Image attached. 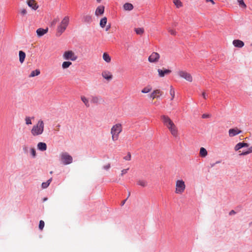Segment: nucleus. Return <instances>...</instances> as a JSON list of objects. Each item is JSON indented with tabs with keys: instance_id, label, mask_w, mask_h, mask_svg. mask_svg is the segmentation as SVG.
<instances>
[{
	"instance_id": "1",
	"label": "nucleus",
	"mask_w": 252,
	"mask_h": 252,
	"mask_svg": "<svg viewBox=\"0 0 252 252\" xmlns=\"http://www.w3.org/2000/svg\"><path fill=\"white\" fill-rule=\"evenodd\" d=\"M161 119L163 125L168 129L172 135L176 138L178 136V129L171 119L167 116L162 115Z\"/></svg>"
},
{
	"instance_id": "2",
	"label": "nucleus",
	"mask_w": 252,
	"mask_h": 252,
	"mask_svg": "<svg viewBox=\"0 0 252 252\" xmlns=\"http://www.w3.org/2000/svg\"><path fill=\"white\" fill-rule=\"evenodd\" d=\"M44 128V124L43 121L41 119L39 120L37 123L32 126L31 129V134L33 136L40 135L43 133Z\"/></svg>"
},
{
	"instance_id": "3",
	"label": "nucleus",
	"mask_w": 252,
	"mask_h": 252,
	"mask_svg": "<svg viewBox=\"0 0 252 252\" xmlns=\"http://www.w3.org/2000/svg\"><path fill=\"white\" fill-rule=\"evenodd\" d=\"M69 17L65 16L57 27L56 33L57 36H60L65 31L69 25Z\"/></svg>"
},
{
	"instance_id": "4",
	"label": "nucleus",
	"mask_w": 252,
	"mask_h": 252,
	"mask_svg": "<svg viewBox=\"0 0 252 252\" xmlns=\"http://www.w3.org/2000/svg\"><path fill=\"white\" fill-rule=\"evenodd\" d=\"M123 127L121 124L114 125L111 128L110 133L112 135V139L113 141H117L119 137V134L122 131Z\"/></svg>"
},
{
	"instance_id": "5",
	"label": "nucleus",
	"mask_w": 252,
	"mask_h": 252,
	"mask_svg": "<svg viewBox=\"0 0 252 252\" xmlns=\"http://www.w3.org/2000/svg\"><path fill=\"white\" fill-rule=\"evenodd\" d=\"M186 184L185 182L182 180H177L175 183V190L176 194H181L185 190Z\"/></svg>"
},
{
	"instance_id": "6",
	"label": "nucleus",
	"mask_w": 252,
	"mask_h": 252,
	"mask_svg": "<svg viewBox=\"0 0 252 252\" xmlns=\"http://www.w3.org/2000/svg\"><path fill=\"white\" fill-rule=\"evenodd\" d=\"M60 159L63 164L68 165L73 161L72 157L67 152L62 153L60 155Z\"/></svg>"
},
{
	"instance_id": "7",
	"label": "nucleus",
	"mask_w": 252,
	"mask_h": 252,
	"mask_svg": "<svg viewBox=\"0 0 252 252\" xmlns=\"http://www.w3.org/2000/svg\"><path fill=\"white\" fill-rule=\"evenodd\" d=\"M63 58L65 60L74 62L77 59L78 56L73 51L68 50L64 52L63 53Z\"/></svg>"
},
{
	"instance_id": "8",
	"label": "nucleus",
	"mask_w": 252,
	"mask_h": 252,
	"mask_svg": "<svg viewBox=\"0 0 252 252\" xmlns=\"http://www.w3.org/2000/svg\"><path fill=\"white\" fill-rule=\"evenodd\" d=\"M178 74L182 78H184L189 82L192 81V78L191 75L186 71L179 70L178 71Z\"/></svg>"
},
{
	"instance_id": "9",
	"label": "nucleus",
	"mask_w": 252,
	"mask_h": 252,
	"mask_svg": "<svg viewBox=\"0 0 252 252\" xmlns=\"http://www.w3.org/2000/svg\"><path fill=\"white\" fill-rule=\"evenodd\" d=\"M163 94V92L159 89H156L154 90L151 94L149 95V98L153 99L156 98H158L161 96Z\"/></svg>"
},
{
	"instance_id": "10",
	"label": "nucleus",
	"mask_w": 252,
	"mask_h": 252,
	"mask_svg": "<svg viewBox=\"0 0 252 252\" xmlns=\"http://www.w3.org/2000/svg\"><path fill=\"white\" fill-rule=\"evenodd\" d=\"M159 57L160 55L157 52H153L149 57L148 61L151 63L158 62Z\"/></svg>"
},
{
	"instance_id": "11",
	"label": "nucleus",
	"mask_w": 252,
	"mask_h": 252,
	"mask_svg": "<svg viewBox=\"0 0 252 252\" xmlns=\"http://www.w3.org/2000/svg\"><path fill=\"white\" fill-rule=\"evenodd\" d=\"M158 76L160 77H163L164 76L169 74L171 72V70L168 69L162 68V69H158Z\"/></svg>"
},
{
	"instance_id": "12",
	"label": "nucleus",
	"mask_w": 252,
	"mask_h": 252,
	"mask_svg": "<svg viewBox=\"0 0 252 252\" xmlns=\"http://www.w3.org/2000/svg\"><path fill=\"white\" fill-rule=\"evenodd\" d=\"M241 130H239L238 128H231L228 131L229 136L230 137H233L241 133Z\"/></svg>"
},
{
	"instance_id": "13",
	"label": "nucleus",
	"mask_w": 252,
	"mask_h": 252,
	"mask_svg": "<svg viewBox=\"0 0 252 252\" xmlns=\"http://www.w3.org/2000/svg\"><path fill=\"white\" fill-rule=\"evenodd\" d=\"M27 3L29 7L34 10L38 8V5L34 0H27Z\"/></svg>"
},
{
	"instance_id": "14",
	"label": "nucleus",
	"mask_w": 252,
	"mask_h": 252,
	"mask_svg": "<svg viewBox=\"0 0 252 252\" xmlns=\"http://www.w3.org/2000/svg\"><path fill=\"white\" fill-rule=\"evenodd\" d=\"M104 12V6L103 5L98 6L95 11V15L96 16L102 15Z\"/></svg>"
},
{
	"instance_id": "15",
	"label": "nucleus",
	"mask_w": 252,
	"mask_h": 252,
	"mask_svg": "<svg viewBox=\"0 0 252 252\" xmlns=\"http://www.w3.org/2000/svg\"><path fill=\"white\" fill-rule=\"evenodd\" d=\"M249 146V144L245 142H239L234 147V150L235 151H237L240 149H242L244 147H248Z\"/></svg>"
},
{
	"instance_id": "16",
	"label": "nucleus",
	"mask_w": 252,
	"mask_h": 252,
	"mask_svg": "<svg viewBox=\"0 0 252 252\" xmlns=\"http://www.w3.org/2000/svg\"><path fill=\"white\" fill-rule=\"evenodd\" d=\"M233 45L237 48H242L244 46V43L243 41L239 39H235L233 41Z\"/></svg>"
},
{
	"instance_id": "17",
	"label": "nucleus",
	"mask_w": 252,
	"mask_h": 252,
	"mask_svg": "<svg viewBox=\"0 0 252 252\" xmlns=\"http://www.w3.org/2000/svg\"><path fill=\"white\" fill-rule=\"evenodd\" d=\"M48 31V29L47 28L45 29L42 28H39L36 30V33L38 37H41L45 34L47 33Z\"/></svg>"
},
{
	"instance_id": "18",
	"label": "nucleus",
	"mask_w": 252,
	"mask_h": 252,
	"mask_svg": "<svg viewBox=\"0 0 252 252\" xmlns=\"http://www.w3.org/2000/svg\"><path fill=\"white\" fill-rule=\"evenodd\" d=\"M102 77L106 80L109 81L112 79V75L111 73L108 71H104L102 73Z\"/></svg>"
},
{
	"instance_id": "19",
	"label": "nucleus",
	"mask_w": 252,
	"mask_h": 252,
	"mask_svg": "<svg viewBox=\"0 0 252 252\" xmlns=\"http://www.w3.org/2000/svg\"><path fill=\"white\" fill-rule=\"evenodd\" d=\"M37 149L41 151H45L47 149V145L44 142H39L37 145Z\"/></svg>"
},
{
	"instance_id": "20",
	"label": "nucleus",
	"mask_w": 252,
	"mask_h": 252,
	"mask_svg": "<svg viewBox=\"0 0 252 252\" xmlns=\"http://www.w3.org/2000/svg\"><path fill=\"white\" fill-rule=\"evenodd\" d=\"M82 21L86 23H90L92 21V17L89 14H84L82 17Z\"/></svg>"
},
{
	"instance_id": "21",
	"label": "nucleus",
	"mask_w": 252,
	"mask_h": 252,
	"mask_svg": "<svg viewBox=\"0 0 252 252\" xmlns=\"http://www.w3.org/2000/svg\"><path fill=\"white\" fill-rule=\"evenodd\" d=\"M102 100V98L99 96H92L91 102L94 104L99 103Z\"/></svg>"
},
{
	"instance_id": "22",
	"label": "nucleus",
	"mask_w": 252,
	"mask_h": 252,
	"mask_svg": "<svg viewBox=\"0 0 252 252\" xmlns=\"http://www.w3.org/2000/svg\"><path fill=\"white\" fill-rule=\"evenodd\" d=\"M137 184L142 187H146L148 185V183L145 180L138 179L137 180Z\"/></svg>"
},
{
	"instance_id": "23",
	"label": "nucleus",
	"mask_w": 252,
	"mask_h": 252,
	"mask_svg": "<svg viewBox=\"0 0 252 252\" xmlns=\"http://www.w3.org/2000/svg\"><path fill=\"white\" fill-rule=\"evenodd\" d=\"M123 8L126 11H131L133 9V6L131 3L127 2L123 5Z\"/></svg>"
},
{
	"instance_id": "24",
	"label": "nucleus",
	"mask_w": 252,
	"mask_h": 252,
	"mask_svg": "<svg viewBox=\"0 0 252 252\" xmlns=\"http://www.w3.org/2000/svg\"><path fill=\"white\" fill-rule=\"evenodd\" d=\"M81 99L87 107H89L90 106L89 100L86 96L82 95L81 96Z\"/></svg>"
},
{
	"instance_id": "25",
	"label": "nucleus",
	"mask_w": 252,
	"mask_h": 252,
	"mask_svg": "<svg viewBox=\"0 0 252 252\" xmlns=\"http://www.w3.org/2000/svg\"><path fill=\"white\" fill-rule=\"evenodd\" d=\"M199 154H200V157H201L202 158H205L207 156L208 153L205 148H204L203 147H201L200 149Z\"/></svg>"
},
{
	"instance_id": "26",
	"label": "nucleus",
	"mask_w": 252,
	"mask_h": 252,
	"mask_svg": "<svg viewBox=\"0 0 252 252\" xmlns=\"http://www.w3.org/2000/svg\"><path fill=\"white\" fill-rule=\"evenodd\" d=\"M19 61L21 63H22L25 59L26 54L22 51H20L19 53Z\"/></svg>"
},
{
	"instance_id": "27",
	"label": "nucleus",
	"mask_w": 252,
	"mask_h": 252,
	"mask_svg": "<svg viewBox=\"0 0 252 252\" xmlns=\"http://www.w3.org/2000/svg\"><path fill=\"white\" fill-rule=\"evenodd\" d=\"M152 90V86L151 85H147L142 90L141 92L143 94H147L151 92Z\"/></svg>"
},
{
	"instance_id": "28",
	"label": "nucleus",
	"mask_w": 252,
	"mask_h": 252,
	"mask_svg": "<svg viewBox=\"0 0 252 252\" xmlns=\"http://www.w3.org/2000/svg\"><path fill=\"white\" fill-rule=\"evenodd\" d=\"M103 59L106 63H109L111 62V57L107 53H104L103 54Z\"/></svg>"
},
{
	"instance_id": "29",
	"label": "nucleus",
	"mask_w": 252,
	"mask_h": 252,
	"mask_svg": "<svg viewBox=\"0 0 252 252\" xmlns=\"http://www.w3.org/2000/svg\"><path fill=\"white\" fill-rule=\"evenodd\" d=\"M40 70L39 69H35L34 70H33L31 72V74L29 75L30 77H33L36 76L40 74Z\"/></svg>"
},
{
	"instance_id": "30",
	"label": "nucleus",
	"mask_w": 252,
	"mask_h": 252,
	"mask_svg": "<svg viewBox=\"0 0 252 252\" xmlns=\"http://www.w3.org/2000/svg\"><path fill=\"white\" fill-rule=\"evenodd\" d=\"M52 180V179L50 178L47 182L42 183L41 185L42 188L43 189L47 188L49 186Z\"/></svg>"
},
{
	"instance_id": "31",
	"label": "nucleus",
	"mask_w": 252,
	"mask_h": 252,
	"mask_svg": "<svg viewBox=\"0 0 252 252\" xmlns=\"http://www.w3.org/2000/svg\"><path fill=\"white\" fill-rule=\"evenodd\" d=\"M252 153V146L249 147L248 150L244 151L239 154L240 156H246L250 153Z\"/></svg>"
},
{
	"instance_id": "32",
	"label": "nucleus",
	"mask_w": 252,
	"mask_h": 252,
	"mask_svg": "<svg viewBox=\"0 0 252 252\" xmlns=\"http://www.w3.org/2000/svg\"><path fill=\"white\" fill-rule=\"evenodd\" d=\"M107 23V18L104 17L100 20V26L101 28H104Z\"/></svg>"
},
{
	"instance_id": "33",
	"label": "nucleus",
	"mask_w": 252,
	"mask_h": 252,
	"mask_svg": "<svg viewBox=\"0 0 252 252\" xmlns=\"http://www.w3.org/2000/svg\"><path fill=\"white\" fill-rule=\"evenodd\" d=\"M170 94L171 96V100H173L174 97H175V90L172 86H171L170 87V91H169Z\"/></svg>"
},
{
	"instance_id": "34",
	"label": "nucleus",
	"mask_w": 252,
	"mask_h": 252,
	"mask_svg": "<svg viewBox=\"0 0 252 252\" xmlns=\"http://www.w3.org/2000/svg\"><path fill=\"white\" fill-rule=\"evenodd\" d=\"M30 153L32 158H35L36 156V150L34 148H30Z\"/></svg>"
},
{
	"instance_id": "35",
	"label": "nucleus",
	"mask_w": 252,
	"mask_h": 252,
	"mask_svg": "<svg viewBox=\"0 0 252 252\" xmlns=\"http://www.w3.org/2000/svg\"><path fill=\"white\" fill-rule=\"evenodd\" d=\"M134 30L136 34L139 35H141L144 32V29L142 28H135Z\"/></svg>"
},
{
	"instance_id": "36",
	"label": "nucleus",
	"mask_w": 252,
	"mask_h": 252,
	"mask_svg": "<svg viewBox=\"0 0 252 252\" xmlns=\"http://www.w3.org/2000/svg\"><path fill=\"white\" fill-rule=\"evenodd\" d=\"M32 119H33V118H31L30 117H29V116H27L25 118V123L27 125H32Z\"/></svg>"
},
{
	"instance_id": "37",
	"label": "nucleus",
	"mask_w": 252,
	"mask_h": 252,
	"mask_svg": "<svg viewBox=\"0 0 252 252\" xmlns=\"http://www.w3.org/2000/svg\"><path fill=\"white\" fill-rule=\"evenodd\" d=\"M237 2L240 7L245 9L247 7L246 4L244 2L243 0H237Z\"/></svg>"
},
{
	"instance_id": "38",
	"label": "nucleus",
	"mask_w": 252,
	"mask_h": 252,
	"mask_svg": "<svg viewBox=\"0 0 252 252\" xmlns=\"http://www.w3.org/2000/svg\"><path fill=\"white\" fill-rule=\"evenodd\" d=\"M173 2L177 8L181 7L182 6V3L180 0H173Z\"/></svg>"
},
{
	"instance_id": "39",
	"label": "nucleus",
	"mask_w": 252,
	"mask_h": 252,
	"mask_svg": "<svg viewBox=\"0 0 252 252\" xmlns=\"http://www.w3.org/2000/svg\"><path fill=\"white\" fill-rule=\"evenodd\" d=\"M19 12L22 16H25L27 14V11L25 8H22L19 10Z\"/></svg>"
},
{
	"instance_id": "40",
	"label": "nucleus",
	"mask_w": 252,
	"mask_h": 252,
	"mask_svg": "<svg viewBox=\"0 0 252 252\" xmlns=\"http://www.w3.org/2000/svg\"><path fill=\"white\" fill-rule=\"evenodd\" d=\"M23 150L25 154H28L29 151H30V148L26 145L23 146Z\"/></svg>"
},
{
	"instance_id": "41",
	"label": "nucleus",
	"mask_w": 252,
	"mask_h": 252,
	"mask_svg": "<svg viewBox=\"0 0 252 252\" xmlns=\"http://www.w3.org/2000/svg\"><path fill=\"white\" fill-rule=\"evenodd\" d=\"M124 159L126 160L129 161L131 160V154L130 153H128L127 155L124 157Z\"/></svg>"
},
{
	"instance_id": "42",
	"label": "nucleus",
	"mask_w": 252,
	"mask_h": 252,
	"mask_svg": "<svg viewBox=\"0 0 252 252\" xmlns=\"http://www.w3.org/2000/svg\"><path fill=\"white\" fill-rule=\"evenodd\" d=\"M44 226V221H43L42 220H40L39 224V228L40 230H42Z\"/></svg>"
},
{
	"instance_id": "43",
	"label": "nucleus",
	"mask_w": 252,
	"mask_h": 252,
	"mask_svg": "<svg viewBox=\"0 0 252 252\" xmlns=\"http://www.w3.org/2000/svg\"><path fill=\"white\" fill-rule=\"evenodd\" d=\"M168 32H169L171 34V35H176V32L175 30H173V29H168Z\"/></svg>"
},
{
	"instance_id": "44",
	"label": "nucleus",
	"mask_w": 252,
	"mask_h": 252,
	"mask_svg": "<svg viewBox=\"0 0 252 252\" xmlns=\"http://www.w3.org/2000/svg\"><path fill=\"white\" fill-rule=\"evenodd\" d=\"M129 170V168L125 169L122 170L121 176H123L124 174H126L127 172V171Z\"/></svg>"
},
{
	"instance_id": "45",
	"label": "nucleus",
	"mask_w": 252,
	"mask_h": 252,
	"mask_svg": "<svg viewBox=\"0 0 252 252\" xmlns=\"http://www.w3.org/2000/svg\"><path fill=\"white\" fill-rule=\"evenodd\" d=\"M103 168L105 170H108L110 168V163H108L107 165H104L103 167Z\"/></svg>"
},
{
	"instance_id": "46",
	"label": "nucleus",
	"mask_w": 252,
	"mask_h": 252,
	"mask_svg": "<svg viewBox=\"0 0 252 252\" xmlns=\"http://www.w3.org/2000/svg\"><path fill=\"white\" fill-rule=\"evenodd\" d=\"M71 64H62V67L63 69L68 68Z\"/></svg>"
},
{
	"instance_id": "47",
	"label": "nucleus",
	"mask_w": 252,
	"mask_h": 252,
	"mask_svg": "<svg viewBox=\"0 0 252 252\" xmlns=\"http://www.w3.org/2000/svg\"><path fill=\"white\" fill-rule=\"evenodd\" d=\"M210 117V115L209 114H204L202 116V118L203 119L209 118Z\"/></svg>"
},
{
	"instance_id": "48",
	"label": "nucleus",
	"mask_w": 252,
	"mask_h": 252,
	"mask_svg": "<svg viewBox=\"0 0 252 252\" xmlns=\"http://www.w3.org/2000/svg\"><path fill=\"white\" fill-rule=\"evenodd\" d=\"M202 95L204 99H206V98H207V94L205 92H203V93H202Z\"/></svg>"
},
{
	"instance_id": "49",
	"label": "nucleus",
	"mask_w": 252,
	"mask_h": 252,
	"mask_svg": "<svg viewBox=\"0 0 252 252\" xmlns=\"http://www.w3.org/2000/svg\"><path fill=\"white\" fill-rule=\"evenodd\" d=\"M57 22V19H54L51 23L52 25H55Z\"/></svg>"
},
{
	"instance_id": "50",
	"label": "nucleus",
	"mask_w": 252,
	"mask_h": 252,
	"mask_svg": "<svg viewBox=\"0 0 252 252\" xmlns=\"http://www.w3.org/2000/svg\"><path fill=\"white\" fill-rule=\"evenodd\" d=\"M206 2H211L213 4H215V2L213 0H205Z\"/></svg>"
},
{
	"instance_id": "51",
	"label": "nucleus",
	"mask_w": 252,
	"mask_h": 252,
	"mask_svg": "<svg viewBox=\"0 0 252 252\" xmlns=\"http://www.w3.org/2000/svg\"><path fill=\"white\" fill-rule=\"evenodd\" d=\"M235 214V212L234 211V210H231L230 212H229V215H234Z\"/></svg>"
},
{
	"instance_id": "52",
	"label": "nucleus",
	"mask_w": 252,
	"mask_h": 252,
	"mask_svg": "<svg viewBox=\"0 0 252 252\" xmlns=\"http://www.w3.org/2000/svg\"><path fill=\"white\" fill-rule=\"evenodd\" d=\"M126 199H125V200H124V201H123V202H122V205H124V204L125 203V202H126Z\"/></svg>"
},
{
	"instance_id": "53",
	"label": "nucleus",
	"mask_w": 252,
	"mask_h": 252,
	"mask_svg": "<svg viewBox=\"0 0 252 252\" xmlns=\"http://www.w3.org/2000/svg\"><path fill=\"white\" fill-rule=\"evenodd\" d=\"M110 26H109L108 27H107L106 29V31H107L109 30V29H110Z\"/></svg>"
},
{
	"instance_id": "54",
	"label": "nucleus",
	"mask_w": 252,
	"mask_h": 252,
	"mask_svg": "<svg viewBox=\"0 0 252 252\" xmlns=\"http://www.w3.org/2000/svg\"><path fill=\"white\" fill-rule=\"evenodd\" d=\"M215 164H216V163H214L212 164H211V167H213V166H214L215 165Z\"/></svg>"
},
{
	"instance_id": "55",
	"label": "nucleus",
	"mask_w": 252,
	"mask_h": 252,
	"mask_svg": "<svg viewBox=\"0 0 252 252\" xmlns=\"http://www.w3.org/2000/svg\"><path fill=\"white\" fill-rule=\"evenodd\" d=\"M249 224V226H252V221L250 222Z\"/></svg>"
},
{
	"instance_id": "56",
	"label": "nucleus",
	"mask_w": 252,
	"mask_h": 252,
	"mask_svg": "<svg viewBox=\"0 0 252 252\" xmlns=\"http://www.w3.org/2000/svg\"><path fill=\"white\" fill-rule=\"evenodd\" d=\"M63 63H71L70 62H63Z\"/></svg>"
},
{
	"instance_id": "57",
	"label": "nucleus",
	"mask_w": 252,
	"mask_h": 252,
	"mask_svg": "<svg viewBox=\"0 0 252 252\" xmlns=\"http://www.w3.org/2000/svg\"><path fill=\"white\" fill-rule=\"evenodd\" d=\"M47 200V198H44L43 199V201H46Z\"/></svg>"
},
{
	"instance_id": "58",
	"label": "nucleus",
	"mask_w": 252,
	"mask_h": 252,
	"mask_svg": "<svg viewBox=\"0 0 252 252\" xmlns=\"http://www.w3.org/2000/svg\"><path fill=\"white\" fill-rule=\"evenodd\" d=\"M97 2H100L101 0H96Z\"/></svg>"
},
{
	"instance_id": "59",
	"label": "nucleus",
	"mask_w": 252,
	"mask_h": 252,
	"mask_svg": "<svg viewBox=\"0 0 252 252\" xmlns=\"http://www.w3.org/2000/svg\"><path fill=\"white\" fill-rule=\"evenodd\" d=\"M220 163V161H217L216 162V164H218V163Z\"/></svg>"
},
{
	"instance_id": "60",
	"label": "nucleus",
	"mask_w": 252,
	"mask_h": 252,
	"mask_svg": "<svg viewBox=\"0 0 252 252\" xmlns=\"http://www.w3.org/2000/svg\"><path fill=\"white\" fill-rule=\"evenodd\" d=\"M130 192H129L128 194H127L128 197L130 196Z\"/></svg>"
},
{
	"instance_id": "61",
	"label": "nucleus",
	"mask_w": 252,
	"mask_h": 252,
	"mask_svg": "<svg viewBox=\"0 0 252 252\" xmlns=\"http://www.w3.org/2000/svg\"><path fill=\"white\" fill-rule=\"evenodd\" d=\"M53 172L52 171H51L50 172V174H52Z\"/></svg>"
},
{
	"instance_id": "62",
	"label": "nucleus",
	"mask_w": 252,
	"mask_h": 252,
	"mask_svg": "<svg viewBox=\"0 0 252 252\" xmlns=\"http://www.w3.org/2000/svg\"><path fill=\"white\" fill-rule=\"evenodd\" d=\"M250 252H252V251H250Z\"/></svg>"
},
{
	"instance_id": "63",
	"label": "nucleus",
	"mask_w": 252,
	"mask_h": 252,
	"mask_svg": "<svg viewBox=\"0 0 252 252\" xmlns=\"http://www.w3.org/2000/svg\"><path fill=\"white\" fill-rule=\"evenodd\" d=\"M251 46H252V44H251Z\"/></svg>"
}]
</instances>
